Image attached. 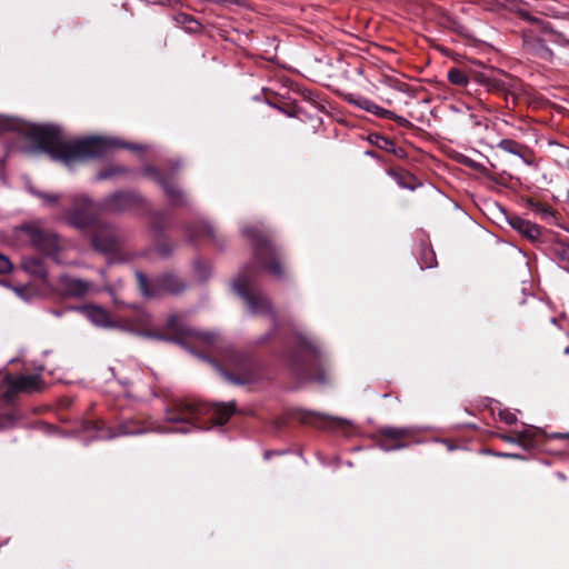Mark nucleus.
<instances>
[{
    "label": "nucleus",
    "mask_w": 569,
    "mask_h": 569,
    "mask_svg": "<svg viewBox=\"0 0 569 569\" xmlns=\"http://www.w3.org/2000/svg\"><path fill=\"white\" fill-rule=\"evenodd\" d=\"M499 416L500 419L508 425H513L517 421L516 415L509 411H501Z\"/></svg>",
    "instance_id": "nucleus-36"
},
{
    "label": "nucleus",
    "mask_w": 569,
    "mask_h": 569,
    "mask_svg": "<svg viewBox=\"0 0 569 569\" xmlns=\"http://www.w3.org/2000/svg\"><path fill=\"white\" fill-rule=\"evenodd\" d=\"M19 240L29 243L32 248L48 257H56L61 249L58 234L43 227L40 220L24 222L16 228Z\"/></svg>",
    "instance_id": "nucleus-6"
},
{
    "label": "nucleus",
    "mask_w": 569,
    "mask_h": 569,
    "mask_svg": "<svg viewBox=\"0 0 569 569\" xmlns=\"http://www.w3.org/2000/svg\"><path fill=\"white\" fill-rule=\"evenodd\" d=\"M227 368L216 365L219 372L231 383L244 386L258 379L257 365L243 353L234 350L228 351L226 356Z\"/></svg>",
    "instance_id": "nucleus-7"
},
{
    "label": "nucleus",
    "mask_w": 569,
    "mask_h": 569,
    "mask_svg": "<svg viewBox=\"0 0 569 569\" xmlns=\"http://www.w3.org/2000/svg\"><path fill=\"white\" fill-rule=\"evenodd\" d=\"M22 268L26 272L46 280L48 273L42 258L26 257L22 259Z\"/></svg>",
    "instance_id": "nucleus-19"
},
{
    "label": "nucleus",
    "mask_w": 569,
    "mask_h": 569,
    "mask_svg": "<svg viewBox=\"0 0 569 569\" xmlns=\"http://www.w3.org/2000/svg\"><path fill=\"white\" fill-rule=\"evenodd\" d=\"M379 435L378 446L385 451H391L407 447L406 439L413 435V429L385 427L379 430Z\"/></svg>",
    "instance_id": "nucleus-11"
},
{
    "label": "nucleus",
    "mask_w": 569,
    "mask_h": 569,
    "mask_svg": "<svg viewBox=\"0 0 569 569\" xmlns=\"http://www.w3.org/2000/svg\"><path fill=\"white\" fill-rule=\"evenodd\" d=\"M188 237L191 241H197L203 238L214 239V228L209 222L199 221L194 226L188 228Z\"/></svg>",
    "instance_id": "nucleus-21"
},
{
    "label": "nucleus",
    "mask_w": 569,
    "mask_h": 569,
    "mask_svg": "<svg viewBox=\"0 0 569 569\" xmlns=\"http://www.w3.org/2000/svg\"><path fill=\"white\" fill-rule=\"evenodd\" d=\"M141 202V197L134 192H116L107 197L101 206H97L98 210L108 212H123L136 208Z\"/></svg>",
    "instance_id": "nucleus-13"
},
{
    "label": "nucleus",
    "mask_w": 569,
    "mask_h": 569,
    "mask_svg": "<svg viewBox=\"0 0 569 569\" xmlns=\"http://www.w3.org/2000/svg\"><path fill=\"white\" fill-rule=\"evenodd\" d=\"M435 252L431 249H423L422 251V263L426 268H432L435 266Z\"/></svg>",
    "instance_id": "nucleus-35"
},
{
    "label": "nucleus",
    "mask_w": 569,
    "mask_h": 569,
    "mask_svg": "<svg viewBox=\"0 0 569 569\" xmlns=\"http://www.w3.org/2000/svg\"><path fill=\"white\" fill-rule=\"evenodd\" d=\"M194 271L200 280H206L210 274L211 268L204 262L197 261L194 262Z\"/></svg>",
    "instance_id": "nucleus-33"
},
{
    "label": "nucleus",
    "mask_w": 569,
    "mask_h": 569,
    "mask_svg": "<svg viewBox=\"0 0 569 569\" xmlns=\"http://www.w3.org/2000/svg\"><path fill=\"white\" fill-rule=\"evenodd\" d=\"M448 80L450 83L459 87H465L469 82L467 73L459 68H451L448 71Z\"/></svg>",
    "instance_id": "nucleus-27"
},
{
    "label": "nucleus",
    "mask_w": 569,
    "mask_h": 569,
    "mask_svg": "<svg viewBox=\"0 0 569 569\" xmlns=\"http://www.w3.org/2000/svg\"><path fill=\"white\" fill-rule=\"evenodd\" d=\"M58 288L66 297L83 298L91 292L98 291L96 284L69 274H61L58 279Z\"/></svg>",
    "instance_id": "nucleus-12"
},
{
    "label": "nucleus",
    "mask_w": 569,
    "mask_h": 569,
    "mask_svg": "<svg viewBox=\"0 0 569 569\" xmlns=\"http://www.w3.org/2000/svg\"><path fill=\"white\" fill-rule=\"evenodd\" d=\"M31 137L40 150L49 153L52 159L59 160L68 167L90 158L103 157L114 147L130 150L141 149L140 146L123 143L107 137L69 139L59 127L53 124L33 127L31 129Z\"/></svg>",
    "instance_id": "nucleus-1"
},
{
    "label": "nucleus",
    "mask_w": 569,
    "mask_h": 569,
    "mask_svg": "<svg viewBox=\"0 0 569 569\" xmlns=\"http://www.w3.org/2000/svg\"><path fill=\"white\" fill-rule=\"evenodd\" d=\"M498 148L508 153H511V154H515V156L521 158L523 160V162L527 164L531 163V161L527 158V154L529 153V149L526 146H523L512 139H502L498 143Z\"/></svg>",
    "instance_id": "nucleus-20"
},
{
    "label": "nucleus",
    "mask_w": 569,
    "mask_h": 569,
    "mask_svg": "<svg viewBox=\"0 0 569 569\" xmlns=\"http://www.w3.org/2000/svg\"><path fill=\"white\" fill-rule=\"evenodd\" d=\"M543 212H545V213H550V210H549V209H547V208H545V209H543Z\"/></svg>",
    "instance_id": "nucleus-44"
},
{
    "label": "nucleus",
    "mask_w": 569,
    "mask_h": 569,
    "mask_svg": "<svg viewBox=\"0 0 569 569\" xmlns=\"http://www.w3.org/2000/svg\"><path fill=\"white\" fill-rule=\"evenodd\" d=\"M321 355L320 346L313 337L299 335L298 350L289 360L292 371L301 378L325 382L323 375L315 372L320 362Z\"/></svg>",
    "instance_id": "nucleus-5"
},
{
    "label": "nucleus",
    "mask_w": 569,
    "mask_h": 569,
    "mask_svg": "<svg viewBox=\"0 0 569 569\" xmlns=\"http://www.w3.org/2000/svg\"><path fill=\"white\" fill-rule=\"evenodd\" d=\"M348 102L368 112L370 111L371 107L375 103L372 100L366 97L352 94L348 97Z\"/></svg>",
    "instance_id": "nucleus-29"
},
{
    "label": "nucleus",
    "mask_w": 569,
    "mask_h": 569,
    "mask_svg": "<svg viewBox=\"0 0 569 569\" xmlns=\"http://www.w3.org/2000/svg\"><path fill=\"white\" fill-rule=\"evenodd\" d=\"M144 174L154 179L163 189L168 201L172 206H187L188 197L184 192L173 182V177L170 173H163L154 167H146Z\"/></svg>",
    "instance_id": "nucleus-10"
},
{
    "label": "nucleus",
    "mask_w": 569,
    "mask_h": 569,
    "mask_svg": "<svg viewBox=\"0 0 569 569\" xmlns=\"http://www.w3.org/2000/svg\"><path fill=\"white\" fill-rule=\"evenodd\" d=\"M390 174L397 180L398 184L402 188H408L413 190L415 186L409 183V180L412 179V177L408 172L397 173V172H390Z\"/></svg>",
    "instance_id": "nucleus-32"
},
{
    "label": "nucleus",
    "mask_w": 569,
    "mask_h": 569,
    "mask_svg": "<svg viewBox=\"0 0 569 569\" xmlns=\"http://www.w3.org/2000/svg\"><path fill=\"white\" fill-rule=\"evenodd\" d=\"M34 196H37L44 206H56L59 201V196L56 193H47L42 191H32Z\"/></svg>",
    "instance_id": "nucleus-31"
},
{
    "label": "nucleus",
    "mask_w": 569,
    "mask_h": 569,
    "mask_svg": "<svg viewBox=\"0 0 569 569\" xmlns=\"http://www.w3.org/2000/svg\"><path fill=\"white\" fill-rule=\"evenodd\" d=\"M508 222L513 230L520 233L523 238L528 239L530 242L535 243L540 239L541 229L538 224L519 216L508 217Z\"/></svg>",
    "instance_id": "nucleus-16"
},
{
    "label": "nucleus",
    "mask_w": 569,
    "mask_h": 569,
    "mask_svg": "<svg viewBox=\"0 0 569 569\" xmlns=\"http://www.w3.org/2000/svg\"><path fill=\"white\" fill-rule=\"evenodd\" d=\"M144 431H146L144 429H140V428L136 427L134 421H127L120 426L119 432L108 433V435L104 432H100L97 437L99 439H107V438H114L117 436L138 435V433L144 432Z\"/></svg>",
    "instance_id": "nucleus-24"
},
{
    "label": "nucleus",
    "mask_w": 569,
    "mask_h": 569,
    "mask_svg": "<svg viewBox=\"0 0 569 569\" xmlns=\"http://www.w3.org/2000/svg\"><path fill=\"white\" fill-rule=\"evenodd\" d=\"M139 288L143 296L157 297L162 293H180L184 290V282L176 274L166 273L157 278L153 282H149L147 276L141 271L136 272Z\"/></svg>",
    "instance_id": "nucleus-8"
},
{
    "label": "nucleus",
    "mask_w": 569,
    "mask_h": 569,
    "mask_svg": "<svg viewBox=\"0 0 569 569\" xmlns=\"http://www.w3.org/2000/svg\"><path fill=\"white\" fill-rule=\"evenodd\" d=\"M176 21L181 24L188 32H198L201 29V24L191 16L187 13H178Z\"/></svg>",
    "instance_id": "nucleus-25"
},
{
    "label": "nucleus",
    "mask_w": 569,
    "mask_h": 569,
    "mask_svg": "<svg viewBox=\"0 0 569 569\" xmlns=\"http://www.w3.org/2000/svg\"><path fill=\"white\" fill-rule=\"evenodd\" d=\"M552 250L558 261L562 263L565 268H569V244L558 241L555 243Z\"/></svg>",
    "instance_id": "nucleus-26"
},
{
    "label": "nucleus",
    "mask_w": 569,
    "mask_h": 569,
    "mask_svg": "<svg viewBox=\"0 0 569 569\" xmlns=\"http://www.w3.org/2000/svg\"><path fill=\"white\" fill-rule=\"evenodd\" d=\"M538 433H540V430L535 427H527L523 430L517 431L518 445L525 449L533 447V441Z\"/></svg>",
    "instance_id": "nucleus-23"
},
{
    "label": "nucleus",
    "mask_w": 569,
    "mask_h": 569,
    "mask_svg": "<svg viewBox=\"0 0 569 569\" xmlns=\"http://www.w3.org/2000/svg\"><path fill=\"white\" fill-rule=\"evenodd\" d=\"M369 112L377 116L378 118L393 120L400 127H403V128H408L411 126L410 121L407 120L406 118L398 116L395 112L378 106L377 103H373V106L371 107Z\"/></svg>",
    "instance_id": "nucleus-22"
},
{
    "label": "nucleus",
    "mask_w": 569,
    "mask_h": 569,
    "mask_svg": "<svg viewBox=\"0 0 569 569\" xmlns=\"http://www.w3.org/2000/svg\"><path fill=\"white\" fill-rule=\"evenodd\" d=\"M157 337L160 338V339H167V337H164L162 335H158Z\"/></svg>",
    "instance_id": "nucleus-43"
},
{
    "label": "nucleus",
    "mask_w": 569,
    "mask_h": 569,
    "mask_svg": "<svg viewBox=\"0 0 569 569\" xmlns=\"http://www.w3.org/2000/svg\"><path fill=\"white\" fill-rule=\"evenodd\" d=\"M152 325L151 316L143 311L139 310L131 323L126 325V329L131 331H137L140 335H144L148 337H154L153 333L148 331V328H150Z\"/></svg>",
    "instance_id": "nucleus-17"
},
{
    "label": "nucleus",
    "mask_w": 569,
    "mask_h": 569,
    "mask_svg": "<svg viewBox=\"0 0 569 569\" xmlns=\"http://www.w3.org/2000/svg\"><path fill=\"white\" fill-rule=\"evenodd\" d=\"M159 251L162 253V254H167L170 250H167V249H163V248H159Z\"/></svg>",
    "instance_id": "nucleus-42"
},
{
    "label": "nucleus",
    "mask_w": 569,
    "mask_h": 569,
    "mask_svg": "<svg viewBox=\"0 0 569 569\" xmlns=\"http://www.w3.org/2000/svg\"><path fill=\"white\" fill-rule=\"evenodd\" d=\"M525 43L527 46V49L530 52H532L536 56H538L539 58L549 59L552 56L551 50L548 47H546L543 43H541V42L531 43L528 40H525Z\"/></svg>",
    "instance_id": "nucleus-28"
},
{
    "label": "nucleus",
    "mask_w": 569,
    "mask_h": 569,
    "mask_svg": "<svg viewBox=\"0 0 569 569\" xmlns=\"http://www.w3.org/2000/svg\"><path fill=\"white\" fill-rule=\"evenodd\" d=\"M499 456L506 458H520V456L516 453H499Z\"/></svg>",
    "instance_id": "nucleus-40"
},
{
    "label": "nucleus",
    "mask_w": 569,
    "mask_h": 569,
    "mask_svg": "<svg viewBox=\"0 0 569 569\" xmlns=\"http://www.w3.org/2000/svg\"><path fill=\"white\" fill-rule=\"evenodd\" d=\"M99 210L88 197H76L72 207L64 212V218L72 227L84 230L94 226V232L91 238L92 247L100 252H114L122 240L121 233L112 226L97 223Z\"/></svg>",
    "instance_id": "nucleus-4"
},
{
    "label": "nucleus",
    "mask_w": 569,
    "mask_h": 569,
    "mask_svg": "<svg viewBox=\"0 0 569 569\" xmlns=\"http://www.w3.org/2000/svg\"><path fill=\"white\" fill-rule=\"evenodd\" d=\"M501 439L503 441H506V442L518 443V441H517V433L515 436L502 435Z\"/></svg>",
    "instance_id": "nucleus-39"
},
{
    "label": "nucleus",
    "mask_w": 569,
    "mask_h": 569,
    "mask_svg": "<svg viewBox=\"0 0 569 569\" xmlns=\"http://www.w3.org/2000/svg\"><path fill=\"white\" fill-rule=\"evenodd\" d=\"M242 232L252 241L256 263L244 267L233 280L232 287L250 313L271 315V303L256 283L258 267L266 269L280 279L284 276V270L278 259L273 244L267 236L257 227L243 228Z\"/></svg>",
    "instance_id": "nucleus-2"
},
{
    "label": "nucleus",
    "mask_w": 569,
    "mask_h": 569,
    "mask_svg": "<svg viewBox=\"0 0 569 569\" xmlns=\"http://www.w3.org/2000/svg\"><path fill=\"white\" fill-rule=\"evenodd\" d=\"M166 328L177 336L196 335L208 346H213L218 339V336L212 332H191L182 323V317L180 315H171L167 320Z\"/></svg>",
    "instance_id": "nucleus-14"
},
{
    "label": "nucleus",
    "mask_w": 569,
    "mask_h": 569,
    "mask_svg": "<svg viewBox=\"0 0 569 569\" xmlns=\"http://www.w3.org/2000/svg\"><path fill=\"white\" fill-rule=\"evenodd\" d=\"M519 13H520V16H521V18H522V19H525V20H527V21H530V22H532V23H537V24L541 26V28H542L545 31H548V32H549V31H551V29L549 28V24H548V23H545V22H542L540 19H538V18H535V17L530 16V13H529V12H527V11H522V10H521V11H519Z\"/></svg>",
    "instance_id": "nucleus-34"
},
{
    "label": "nucleus",
    "mask_w": 569,
    "mask_h": 569,
    "mask_svg": "<svg viewBox=\"0 0 569 569\" xmlns=\"http://www.w3.org/2000/svg\"><path fill=\"white\" fill-rule=\"evenodd\" d=\"M470 166H471L472 168L477 169V170H481V169H483L481 164H478V163H475V162H472Z\"/></svg>",
    "instance_id": "nucleus-41"
},
{
    "label": "nucleus",
    "mask_w": 569,
    "mask_h": 569,
    "mask_svg": "<svg viewBox=\"0 0 569 569\" xmlns=\"http://www.w3.org/2000/svg\"><path fill=\"white\" fill-rule=\"evenodd\" d=\"M80 312L96 327L116 328L117 323L110 318L106 309L96 305H87L81 307Z\"/></svg>",
    "instance_id": "nucleus-15"
},
{
    "label": "nucleus",
    "mask_w": 569,
    "mask_h": 569,
    "mask_svg": "<svg viewBox=\"0 0 569 569\" xmlns=\"http://www.w3.org/2000/svg\"><path fill=\"white\" fill-rule=\"evenodd\" d=\"M7 390L3 392V399L7 402H13L17 395L20 392L32 393L43 389L44 383L39 375H20L4 377Z\"/></svg>",
    "instance_id": "nucleus-9"
},
{
    "label": "nucleus",
    "mask_w": 569,
    "mask_h": 569,
    "mask_svg": "<svg viewBox=\"0 0 569 569\" xmlns=\"http://www.w3.org/2000/svg\"><path fill=\"white\" fill-rule=\"evenodd\" d=\"M12 268V264L10 262V260L0 253V273H4V272H8L10 271Z\"/></svg>",
    "instance_id": "nucleus-37"
},
{
    "label": "nucleus",
    "mask_w": 569,
    "mask_h": 569,
    "mask_svg": "<svg viewBox=\"0 0 569 569\" xmlns=\"http://www.w3.org/2000/svg\"><path fill=\"white\" fill-rule=\"evenodd\" d=\"M506 79L508 81L488 74H479L477 81L485 86L490 92L503 93L511 87V83L509 82L510 79L508 77H506Z\"/></svg>",
    "instance_id": "nucleus-18"
},
{
    "label": "nucleus",
    "mask_w": 569,
    "mask_h": 569,
    "mask_svg": "<svg viewBox=\"0 0 569 569\" xmlns=\"http://www.w3.org/2000/svg\"><path fill=\"white\" fill-rule=\"evenodd\" d=\"M236 403H203L173 399L166 407V421L170 428L157 429L161 432H189L192 428H202V417L209 416L214 423L223 425L234 413Z\"/></svg>",
    "instance_id": "nucleus-3"
},
{
    "label": "nucleus",
    "mask_w": 569,
    "mask_h": 569,
    "mask_svg": "<svg viewBox=\"0 0 569 569\" xmlns=\"http://www.w3.org/2000/svg\"><path fill=\"white\" fill-rule=\"evenodd\" d=\"M127 170L123 168V167H119V166H112V167H109L104 170H101L98 176H97V179L98 180H104V179H109V178H112L114 176H118V174H122L124 173Z\"/></svg>",
    "instance_id": "nucleus-30"
},
{
    "label": "nucleus",
    "mask_w": 569,
    "mask_h": 569,
    "mask_svg": "<svg viewBox=\"0 0 569 569\" xmlns=\"http://www.w3.org/2000/svg\"><path fill=\"white\" fill-rule=\"evenodd\" d=\"M14 423V417L12 415H0V429L8 428Z\"/></svg>",
    "instance_id": "nucleus-38"
}]
</instances>
